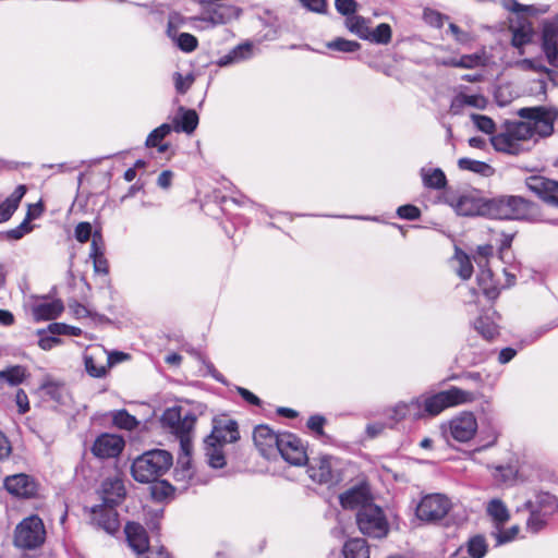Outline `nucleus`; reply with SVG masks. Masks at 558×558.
I'll return each instance as SVG.
<instances>
[{
  "label": "nucleus",
  "mask_w": 558,
  "mask_h": 558,
  "mask_svg": "<svg viewBox=\"0 0 558 558\" xmlns=\"http://www.w3.org/2000/svg\"><path fill=\"white\" fill-rule=\"evenodd\" d=\"M165 429L173 434L180 441V448L183 457L178 460V466L174 470L177 480L191 478L193 472L190 464V453L192 449V436L196 423L195 413L182 407L167 409L160 418Z\"/></svg>",
  "instance_id": "obj_1"
},
{
  "label": "nucleus",
  "mask_w": 558,
  "mask_h": 558,
  "mask_svg": "<svg viewBox=\"0 0 558 558\" xmlns=\"http://www.w3.org/2000/svg\"><path fill=\"white\" fill-rule=\"evenodd\" d=\"M172 454L162 449H154L137 457L131 468L132 476L140 483H151L166 474L172 466Z\"/></svg>",
  "instance_id": "obj_2"
},
{
  "label": "nucleus",
  "mask_w": 558,
  "mask_h": 558,
  "mask_svg": "<svg viewBox=\"0 0 558 558\" xmlns=\"http://www.w3.org/2000/svg\"><path fill=\"white\" fill-rule=\"evenodd\" d=\"M537 206L521 196L506 195L490 198V218L510 220H531Z\"/></svg>",
  "instance_id": "obj_3"
},
{
  "label": "nucleus",
  "mask_w": 558,
  "mask_h": 558,
  "mask_svg": "<svg viewBox=\"0 0 558 558\" xmlns=\"http://www.w3.org/2000/svg\"><path fill=\"white\" fill-rule=\"evenodd\" d=\"M356 523L362 534L374 538L385 537L389 531L384 511L374 502L356 512Z\"/></svg>",
  "instance_id": "obj_4"
},
{
  "label": "nucleus",
  "mask_w": 558,
  "mask_h": 558,
  "mask_svg": "<svg viewBox=\"0 0 558 558\" xmlns=\"http://www.w3.org/2000/svg\"><path fill=\"white\" fill-rule=\"evenodd\" d=\"M45 539V525L38 515H29L25 518L15 527L14 544L20 548H38L44 544Z\"/></svg>",
  "instance_id": "obj_5"
},
{
  "label": "nucleus",
  "mask_w": 558,
  "mask_h": 558,
  "mask_svg": "<svg viewBox=\"0 0 558 558\" xmlns=\"http://www.w3.org/2000/svg\"><path fill=\"white\" fill-rule=\"evenodd\" d=\"M518 114L531 122L532 133L535 140L547 137L554 132V123L558 118V110L546 107L521 108Z\"/></svg>",
  "instance_id": "obj_6"
},
{
  "label": "nucleus",
  "mask_w": 558,
  "mask_h": 558,
  "mask_svg": "<svg viewBox=\"0 0 558 558\" xmlns=\"http://www.w3.org/2000/svg\"><path fill=\"white\" fill-rule=\"evenodd\" d=\"M451 509L450 499L442 494H429L416 506V517L421 521L434 523L442 520Z\"/></svg>",
  "instance_id": "obj_7"
},
{
  "label": "nucleus",
  "mask_w": 558,
  "mask_h": 558,
  "mask_svg": "<svg viewBox=\"0 0 558 558\" xmlns=\"http://www.w3.org/2000/svg\"><path fill=\"white\" fill-rule=\"evenodd\" d=\"M449 204L460 216H485L490 218V199L478 196L474 192L464 193Z\"/></svg>",
  "instance_id": "obj_8"
},
{
  "label": "nucleus",
  "mask_w": 558,
  "mask_h": 558,
  "mask_svg": "<svg viewBox=\"0 0 558 558\" xmlns=\"http://www.w3.org/2000/svg\"><path fill=\"white\" fill-rule=\"evenodd\" d=\"M539 28L542 50L548 63L558 68V15L543 19Z\"/></svg>",
  "instance_id": "obj_9"
},
{
  "label": "nucleus",
  "mask_w": 558,
  "mask_h": 558,
  "mask_svg": "<svg viewBox=\"0 0 558 558\" xmlns=\"http://www.w3.org/2000/svg\"><path fill=\"white\" fill-rule=\"evenodd\" d=\"M277 452L281 454L284 461L292 465H302L308 461L302 440L292 433H281Z\"/></svg>",
  "instance_id": "obj_10"
},
{
  "label": "nucleus",
  "mask_w": 558,
  "mask_h": 558,
  "mask_svg": "<svg viewBox=\"0 0 558 558\" xmlns=\"http://www.w3.org/2000/svg\"><path fill=\"white\" fill-rule=\"evenodd\" d=\"M117 506L101 502L90 508V522L97 529L113 535L120 529L119 514Z\"/></svg>",
  "instance_id": "obj_11"
},
{
  "label": "nucleus",
  "mask_w": 558,
  "mask_h": 558,
  "mask_svg": "<svg viewBox=\"0 0 558 558\" xmlns=\"http://www.w3.org/2000/svg\"><path fill=\"white\" fill-rule=\"evenodd\" d=\"M525 185L546 204L558 208V181L542 175H531L525 180Z\"/></svg>",
  "instance_id": "obj_12"
},
{
  "label": "nucleus",
  "mask_w": 558,
  "mask_h": 558,
  "mask_svg": "<svg viewBox=\"0 0 558 558\" xmlns=\"http://www.w3.org/2000/svg\"><path fill=\"white\" fill-rule=\"evenodd\" d=\"M477 428L476 417L471 412H462L449 422V434L459 442L471 440L476 434Z\"/></svg>",
  "instance_id": "obj_13"
},
{
  "label": "nucleus",
  "mask_w": 558,
  "mask_h": 558,
  "mask_svg": "<svg viewBox=\"0 0 558 558\" xmlns=\"http://www.w3.org/2000/svg\"><path fill=\"white\" fill-rule=\"evenodd\" d=\"M509 29L512 35L511 45L519 49L520 54H523V47L532 43L536 35L533 23L527 16L520 15L511 23Z\"/></svg>",
  "instance_id": "obj_14"
},
{
  "label": "nucleus",
  "mask_w": 558,
  "mask_h": 558,
  "mask_svg": "<svg viewBox=\"0 0 558 558\" xmlns=\"http://www.w3.org/2000/svg\"><path fill=\"white\" fill-rule=\"evenodd\" d=\"M3 486L13 496L26 499L34 497L38 488L35 480L24 473L7 476Z\"/></svg>",
  "instance_id": "obj_15"
},
{
  "label": "nucleus",
  "mask_w": 558,
  "mask_h": 558,
  "mask_svg": "<svg viewBox=\"0 0 558 558\" xmlns=\"http://www.w3.org/2000/svg\"><path fill=\"white\" fill-rule=\"evenodd\" d=\"M124 448L122 437L112 434H101L96 438L92 447V452L99 459H109L118 457Z\"/></svg>",
  "instance_id": "obj_16"
},
{
  "label": "nucleus",
  "mask_w": 558,
  "mask_h": 558,
  "mask_svg": "<svg viewBox=\"0 0 558 558\" xmlns=\"http://www.w3.org/2000/svg\"><path fill=\"white\" fill-rule=\"evenodd\" d=\"M280 438L281 433H275L267 425L256 426L253 433L254 444L265 458H271L277 453V446Z\"/></svg>",
  "instance_id": "obj_17"
},
{
  "label": "nucleus",
  "mask_w": 558,
  "mask_h": 558,
  "mask_svg": "<svg viewBox=\"0 0 558 558\" xmlns=\"http://www.w3.org/2000/svg\"><path fill=\"white\" fill-rule=\"evenodd\" d=\"M499 314L489 308L473 322V328L483 341L490 342L499 336Z\"/></svg>",
  "instance_id": "obj_18"
},
{
  "label": "nucleus",
  "mask_w": 558,
  "mask_h": 558,
  "mask_svg": "<svg viewBox=\"0 0 558 558\" xmlns=\"http://www.w3.org/2000/svg\"><path fill=\"white\" fill-rule=\"evenodd\" d=\"M240 438L238 424L231 418H221L214 422L211 434L207 437L209 441L219 445L232 444Z\"/></svg>",
  "instance_id": "obj_19"
},
{
  "label": "nucleus",
  "mask_w": 558,
  "mask_h": 558,
  "mask_svg": "<svg viewBox=\"0 0 558 558\" xmlns=\"http://www.w3.org/2000/svg\"><path fill=\"white\" fill-rule=\"evenodd\" d=\"M308 476L319 484H326L332 481V457L320 456L313 458L307 462Z\"/></svg>",
  "instance_id": "obj_20"
},
{
  "label": "nucleus",
  "mask_w": 558,
  "mask_h": 558,
  "mask_svg": "<svg viewBox=\"0 0 558 558\" xmlns=\"http://www.w3.org/2000/svg\"><path fill=\"white\" fill-rule=\"evenodd\" d=\"M126 494L124 483L119 476H111L101 483V499L104 504L118 506Z\"/></svg>",
  "instance_id": "obj_21"
},
{
  "label": "nucleus",
  "mask_w": 558,
  "mask_h": 558,
  "mask_svg": "<svg viewBox=\"0 0 558 558\" xmlns=\"http://www.w3.org/2000/svg\"><path fill=\"white\" fill-rule=\"evenodd\" d=\"M424 396H420L417 398L412 399L409 402H400L392 409L391 417L396 421H400L402 418H412L418 420L426 416V411L424 410Z\"/></svg>",
  "instance_id": "obj_22"
},
{
  "label": "nucleus",
  "mask_w": 558,
  "mask_h": 558,
  "mask_svg": "<svg viewBox=\"0 0 558 558\" xmlns=\"http://www.w3.org/2000/svg\"><path fill=\"white\" fill-rule=\"evenodd\" d=\"M130 547L138 555L149 549V539L145 529L136 522H128L124 529Z\"/></svg>",
  "instance_id": "obj_23"
},
{
  "label": "nucleus",
  "mask_w": 558,
  "mask_h": 558,
  "mask_svg": "<svg viewBox=\"0 0 558 558\" xmlns=\"http://www.w3.org/2000/svg\"><path fill=\"white\" fill-rule=\"evenodd\" d=\"M64 310L61 300H50L41 298L33 306V315L36 320H51L57 318Z\"/></svg>",
  "instance_id": "obj_24"
},
{
  "label": "nucleus",
  "mask_w": 558,
  "mask_h": 558,
  "mask_svg": "<svg viewBox=\"0 0 558 558\" xmlns=\"http://www.w3.org/2000/svg\"><path fill=\"white\" fill-rule=\"evenodd\" d=\"M372 502V498L364 487H354L340 495V504L344 509H356L359 511Z\"/></svg>",
  "instance_id": "obj_25"
},
{
  "label": "nucleus",
  "mask_w": 558,
  "mask_h": 558,
  "mask_svg": "<svg viewBox=\"0 0 558 558\" xmlns=\"http://www.w3.org/2000/svg\"><path fill=\"white\" fill-rule=\"evenodd\" d=\"M172 131L177 133L184 132L186 134L193 133L198 125V116L193 109H185L180 107L178 116L172 121Z\"/></svg>",
  "instance_id": "obj_26"
},
{
  "label": "nucleus",
  "mask_w": 558,
  "mask_h": 558,
  "mask_svg": "<svg viewBox=\"0 0 558 558\" xmlns=\"http://www.w3.org/2000/svg\"><path fill=\"white\" fill-rule=\"evenodd\" d=\"M485 106L486 99L484 96L478 94L469 95L465 93H459L451 101L450 112L452 114H460L465 107L483 109Z\"/></svg>",
  "instance_id": "obj_27"
},
{
  "label": "nucleus",
  "mask_w": 558,
  "mask_h": 558,
  "mask_svg": "<svg viewBox=\"0 0 558 558\" xmlns=\"http://www.w3.org/2000/svg\"><path fill=\"white\" fill-rule=\"evenodd\" d=\"M523 508H535L545 514L551 515L558 510V500L556 496L547 492H539L535 495L534 500H526Z\"/></svg>",
  "instance_id": "obj_28"
},
{
  "label": "nucleus",
  "mask_w": 558,
  "mask_h": 558,
  "mask_svg": "<svg viewBox=\"0 0 558 558\" xmlns=\"http://www.w3.org/2000/svg\"><path fill=\"white\" fill-rule=\"evenodd\" d=\"M423 396V407H425L424 410L426 411V416H436L440 414L445 409L451 407L447 390L439 391L429 396Z\"/></svg>",
  "instance_id": "obj_29"
},
{
  "label": "nucleus",
  "mask_w": 558,
  "mask_h": 558,
  "mask_svg": "<svg viewBox=\"0 0 558 558\" xmlns=\"http://www.w3.org/2000/svg\"><path fill=\"white\" fill-rule=\"evenodd\" d=\"M490 142L497 151L507 153L510 155H519L524 150L522 143L515 141V138L509 132L493 136Z\"/></svg>",
  "instance_id": "obj_30"
},
{
  "label": "nucleus",
  "mask_w": 558,
  "mask_h": 558,
  "mask_svg": "<svg viewBox=\"0 0 558 558\" xmlns=\"http://www.w3.org/2000/svg\"><path fill=\"white\" fill-rule=\"evenodd\" d=\"M486 512L492 518L494 529L504 527L510 519L507 506L497 498L487 504Z\"/></svg>",
  "instance_id": "obj_31"
},
{
  "label": "nucleus",
  "mask_w": 558,
  "mask_h": 558,
  "mask_svg": "<svg viewBox=\"0 0 558 558\" xmlns=\"http://www.w3.org/2000/svg\"><path fill=\"white\" fill-rule=\"evenodd\" d=\"M463 355H468L471 364H480L487 360L489 351L483 347L477 336L469 337L468 343L463 348Z\"/></svg>",
  "instance_id": "obj_32"
},
{
  "label": "nucleus",
  "mask_w": 558,
  "mask_h": 558,
  "mask_svg": "<svg viewBox=\"0 0 558 558\" xmlns=\"http://www.w3.org/2000/svg\"><path fill=\"white\" fill-rule=\"evenodd\" d=\"M501 4L506 10L515 13L517 16H536L547 13L549 10V5L538 8L535 5L521 4L517 0H501Z\"/></svg>",
  "instance_id": "obj_33"
},
{
  "label": "nucleus",
  "mask_w": 558,
  "mask_h": 558,
  "mask_svg": "<svg viewBox=\"0 0 558 558\" xmlns=\"http://www.w3.org/2000/svg\"><path fill=\"white\" fill-rule=\"evenodd\" d=\"M31 374L23 365H10L2 369V384H7L11 388H15L27 378Z\"/></svg>",
  "instance_id": "obj_34"
},
{
  "label": "nucleus",
  "mask_w": 558,
  "mask_h": 558,
  "mask_svg": "<svg viewBox=\"0 0 558 558\" xmlns=\"http://www.w3.org/2000/svg\"><path fill=\"white\" fill-rule=\"evenodd\" d=\"M421 177L425 187L441 190L447 185V179L440 168H422Z\"/></svg>",
  "instance_id": "obj_35"
},
{
  "label": "nucleus",
  "mask_w": 558,
  "mask_h": 558,
  "mask_svg": "<svg viewBox=\"0 0 558 558\" xmlns=\"http://www.w3.org/2000/svg\"><path fill=\"white\" fill-rule=\"evenodd\" d=\"M26 190L27 189L24 184H20L15 187L13 193L2 202V222L12 217L24 197Z\"/></svg>",
  "instance_id": "obj_36"
},
{
  "label": "nucleus",
  "mask_w": 558,
  "mask_h": 558,
  "mask_svg": "<svg viewBox=\"0 0 558 558\" xmlns=\"http://www.w3.org/2000/svg\"><path fill=\"white\" fill-rule=\"evenodd\" d=\"M40 390L45 392L52 401L58 404H65L68 399V390L64 384L46 379L40 385Z\"/></svg>",
  "instance_id": "obj_37"
},
{
  "label": "nucleus",
  "mask_w": 558,
  "mask_h": 558,
  "mask_svg": "<svg viewBox=\"0 0 558 558\" xmlns=\"http://www.w3.org/2000/svg\"><path fill=\"white\" fill-rule=\"evenodd\" d=\"M222 445L216 441H209L205 439V456L208 464L214 469H221L226 465V458L222 450Z\"/></svg>",
  "instance_id": "obj_38"
},
{
  "label": "nucleus",
  "mask_w": 558,
  "mask_h": 558,
  "mask_svg": "<svg viewBox=\"0 0 558 558\" xmlns=\"http://www.w3.org/2000/svg\"><path fill=\"white\" fill-rule=\"evenodd\" d=\"M344 558H369V548L365 539L352 538L343 546Z\"/></svg>",
  "instance_id": "obj_39"
},
{
  "label": "nucleus",
  "mask_w": 558,
  "mask_h": 558,
  "mask_svg": "<svg viewBox=\"0 0 558 558\" xmlns=\"http://www.w3.org/2000/svg\"><path fill=\"white\" fill-rule=\"evenodd\" d=\"M447 392L451 407L472 403L482 397L481 392L469 391L459 387H451Z\"/></svg>",
  "instance_id": "obj_40"
},
{
  "label": "nucleus",
  "mask_w": 558,
  "mask_h": 558,
  "mask_svg": "<svg viewBox=\"0 0 558 558\" xmlns=\"http://www.w3.org/2000/svg\"><path fill=\"white\" fill-rule=\"evenodd\" d=\"M458 166L461 170L472 171L483 177H490L495 172L494 168L490 165L471 158H460L458 160Z\"/></svg>",
  "instance_id": "obj_41"
},
{
  "label": "nucleus",
  "mask_w": 558,
  "mask_h": 558,
  "mask_svg": "<svg viewBox=\"0 0 558 558\" xmlns=\"http://www.w3.org/2000/svg\"><path fill=\"white\" fill-rule=\"evenodd\" d=\"M4 396L8 407H11V402L14 403L19 414L23 415L29 411V400L22 388H15L12 392L5 391Z\"/></svg>",
  "instance_id": "obj_42"
},
{
  "label": "nucleus",
  "mask_w": 558,
  "mask_h": 558,
  "mask_svg": "<svg viewBox=\"0 0 558 558\" xmlns=\"http://www.w3.org/2000/svg\"><path fill=\"white\" fill-rule=\"evenodd\" d=\"M476 280L480 289L489 300L498 296L499 291L494 284L493 274L489 269H482L477 275Z\"/></svg>",
  "instance_id": "obj_43"
},
{
  "label": "nucleus",
  "mask_w": 558,
  "mask_h": 558,
  "mask_svg": "<svg viewBox=\"0 0 558 558\" xmlns=\"http://www.w3.org/2000/svg\"><path fill=\"white\" fill-rule=\"evenodd\" d=\"M196 21H198V16L186 17L180 12H170L168 15V24L166 31L167 36H175L180 28L186 26L189 23Z\"/></svg>",
  "instance_id": "obj_44"
},
{
  "label": "nucleus",
  "mask_w": 558,
  "mask_h": 558,
  "mask_svg": "<svg viewBox=\"0 0 558 558\" xmlns=\"http://www.w3.org/2000/svg\"><path fill=\"white\" fill-rule=\"evenodd\" d=\"M530 512V517L526 520V530L531 533H538L542 531L548 521L549 514L543 513L535 508H524Z\"/></svg>",
  "instance_id": "obj_45"
},
{
  "label": "nucleus",
  "mask_w": 558,
  "mask_h": 558,
  "mask_svg": "<svg viewBox=\"0 0 558 558\" xmlns=\"http://www.w3.org/2000/svg\"><path fill=\"white\" fill-rule=\"evenodd\" d=\"M252 51V45L248 43L236 46L230 53L223 56L218 64L220 66L229 65L233 62H238L247 59Z\"/></svg>",
  "instance_id": "obj_46"
},
{
  "label": "nucleus",
  "mask_w": 558,
  "mask_h": 558,
  "mask_svg": "<svg viewBox=\"0 0 558 558\" xmlns=\"http://www.w3.org/2000/svg\"><path fill=\"white\" fill-rule=\"evenodd\" d=\"M487 548L488 544L486 538L481 534L470 537L466 543L468 554L472 558H483L487 553Z\"/></svg>",
  "instance_id": "obj_47"
},
{
  "label": "nucleus",
  "mask_w": 558,
  "mask_h": 558,
  "mask_svg": "<svg viewBox=\"0 0 558 558\" xmlns=\"http://www.w3.org/2000/svg\"><path fill=\"white\" fill-rule=\"evenodd\" d=\"M392 31L389 24L381 23L375 29L368 31L366 40L378 45H387L391 41Z\"/></svg>",
  "instance_id": "obj_48"
},
{
  "label": "nucleus",
  "mask_w": 558,
  "mask_h": 558,
  "mask_svg": "<svg viewBox=\"0 0 558 558\" xmlns=\"http://www.w3.org/2000/svg\"><path fill=\"white\" fill-rule=\"evenodd\" d=\"M345 25L351 33L356 34L361 39L366 40L369 27L366 20L360 15L349 16L345 20Z\"/></svg>",
  "instance_id": "obj_49"
},
{
  "label": "nucleus",
  "mask_w": 558,
  "mask_h": 558,
  "mask_svg": "<svg viewBox=\"0 0 558 558\" xmlns=\"http://www.w3.org/2000/svg\"><path fill=\"white\" fill-rule=\"evenodd\" d=\"M175 43L178 48L183 52H192L198 46V40L190 33H177L175 36H168Z\"/></svg>",
  "instance_id": "obj_50"
},
{
  "label": "nucleus",
  "mask_w": 558,
  "mask_h": 558,
  "mask_svg": "<svg viewBox=\"0 0 558 558\" xmlns=\"http://www.w3.org/2000/svg\"><path fill=\"white\" fill-rule=\"evenodd\" d=\"M531 122H527L526 119H523V121L515 122L508 132L518 141L521 143L522 141L532 140L534 137L532 133V126H530Z\"/></svg>",
  "instance_id": "obj_51"
},
{
  "label": "nucleus",
  "mask_w": 558,
  "mask_h": 558,
  "mask_svg": "<svg viewBox=\"0 0 558 558\" xmlns=\"http://www.w3.org/2000/svg\"><path fill=\"white\" fill-rule=\"evenodd\" d=\"M519 532H520L519 525H512L511 527L506 529V530L504 527L493 529V531L490 532V535L493 537H495L496 546H500V545L510 543L513 539H515Z\"/></svg>",
  "instance_id": "obj_52"
},
{
  "label": "nucleus",
  "mask_w": 558,
  "mask_h": 558,
  "mask_svg": "<svg viewBox=\"0 0 558 558\" xmlns=\"http://www.w3.org/2000/svg\"><path fill=\"white\" fill-rule=\"evenodd\" d=\"M172 125L169 123H163L160 126L153 130L146 138L147 147H157L160 142L171 133Z\"/></svg>",
  "instance_id": "obj_53"
},
{
  "label": "nucleus",
  "mask_w": 558,
  "mask_h": 558,
  "mask_svg": "<svg viewBox=\"0 0 558 558\" xmlns=\"http://www.w3.org/2000/svg\"><path fill=\"white\" fill-rule=\"evenodd\" d=\"M327 48L330 50L341 51V52H355L361 48V45L357 41L349 40L345 38L338 37L331 41L327 43Z\"/></svg>",
  "instance_id": "obj_54"
},
{
  "label": "nucleus",
  "mask_w": 558,
  "mask_h": 558,
  "mask_svg": "<svg viewBox=\"0 0 558 558\" xmlns=\"http://www.w3.org/2000/svg\"><path fill=\"white\" fill-rule=\"evenodd\" d=\"M113 423L118 427L124 428V429H128V430H132L138 424L137 420L133 415L128 413V411H125V410L117 411L113 414Z\"/></svg>",
  "instance_id": "obj_55"
},
{
  "label": "nucleus",
  "mask_w": 558,
  "mask_h": 558,
  "mask_svg": "<svg viewBox=\"0 0 558 558\" xmlns=\"http://www.w3.org/2000/svg\"><path fill=\"white\" fill-rule=\"evenodd\" d=\"M33 229L34 225L28 223L27 221H22L17 227L3 232L2 238L9 241H17L24 235L31 233Z\"/></svg>",
  "instance_id": "obj_56"
},
{
  "label": "nucleus",
  "mask_w": 558,
  "mask_h": 558,
  "mask_svg": "<svg viewBox=\"0 0 558 558\" xmlns=\"http://www.w3.org/2000/svg\"><path fill=\"white\" fill-rule=\"evenodd\" d=\"M471 119L478 131L486 134H493L495 132L496 124L489 117L473 113L471 114Z\"/></svg>",
  "instance_id": "obj_57"
},
{
  "label": "nucleus",
  "mask_w": 558,
  "mask_h": 558,
  "mask_svg": "<svg viewBox=\"0 0 558 558\" xmlns=\"http://www.w3.org/2000/svg\"><path fill=\"white\" fill-rule=\"evenodd\" d=\"M457 260L459 262V268L457 270L459 277L463 280L471 278L473 274V266L469 256L463 252H459L457 253Z\"/></svg>",
  "instance_id": "obj_58"
},
{
  "label": "nucleus",
  "mask_w": 558,
  "mask_h": 558,
  "mask_svg": "<svg viewBox=\"0 0 558 558\" xmlns=\"http://www.w3.org/2000/svg\"><path fill=\"white\" fill-rule=\"evenodd\" d=\"M52 335L81 336L82 330L78 327L69 326L63 323H52L48 326Z\"/></svg>",
  "instance_id": "obj_59"
},
{
  "label": "nucleus",
  "mask_w": 558,
  "mask_h": 558,
  "mask_svg": "<svg viewBox=\"0 0 558 558\" xmlns=\"http://www.w3.org/2000/svg\"><path fill=\"white\" fill-rule=\"evenodd\" d=\"M336 10L347 17L355 15L359 3L355 0H335Z\"/></svg>",
  "instance_id": "obj_60"
},
{
  "label": "nucleus",
  "mask_w": 558,
  "mask_h": 558,
  "mask_svg": "<svg viewBox=\"0 0 558 558\" xmlns=\"http://www.w3.org/2000/svg\"><path fill=\"white\" fill-rule=\"evenodd\" d=\"M518 65L522 69V70H526V71H534V72H537V73H547V74H550L551 71L546 68L541 60H536V59H523L521 61L518 62Z\"/></svg>",
  "instance_id": "obj_61"
},
{
  "label": "nucleus",
  "mask_w": 558,
  "mask_h": 558,
  "mask_svg": "<svg viewBox=\"0 0 558 558\" xmlns=\"http://www.w3.org/2000/svg\"><path fill=\"white\" fill-rule=\"evenodd\" d=\"M424 21L436 28H441L444 21L447 19L446 15L433 9H425L423 14Z\"/></svg>",
  "instance_id": "obj_62"
},
{
  "label": "nucleus",
  "mask_w": 558,
  "mask_h": 558,
  "mask_svg": "<svg viewBox=\"0 0 558 558\" xmlns=\"http://www.w3.org/2000/svg\"><path fill=\"white\" fill-rule=\"evenodd\" d=\"M220 7L214 8L213 10L208 11V14L205 16H198V21L206 22L210 26H216L219 24L226 23L225 14L220 12Z\"/></svg>",
  "instance_id": "obj_63"
},
{
  "label": "nucleus",
  "mask_w": 558,
  "mask_h": 558,
  "mask_svg": "<svg viewBox=\"0 0 558 558\" xmlns=\"http://www.w3.org/2000/svg\"><path fill=\"white\" fill-rule=\"evenodd\" d=\"M397 214L401 219L416 220L421 216V210L416 206L408 204L400 206Z\"/></svg>",
  "instance_id": "obj_64"
}]
</instances>
